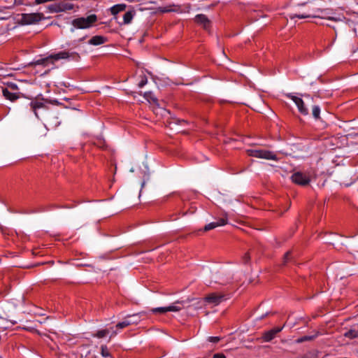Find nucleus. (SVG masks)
I'll return each instance as SVG.
<instances>
[{"label":"nucleus","mask_w":358,"mask_h":358,"mask_svg":"<svg viewBox=\"0 0 358 358\" xmlns=\"http://www.w3.org/2000/svg\"><path fill=\"white\" fill-rule=\"evenodd\" d=\"M70 57L78 58L79 55L76 52H69L66 51H61L56 54H52L49 55L48 57L38 59L36 63L38 64H42L44 66H47L48 64H53L55 61H58L59 59H66Z\"/></svg>","instance_id":"obj_1"},{"label":"nucleus","mask_w":358,"mask_h":358,"mask_svg":"<svg viewBox=\"0 0 358 358\" xmlns=\"http://www.w3.org/2000/svg\"><path fill=\"white\" fill-rule=\"evenodd\" d=\"M97 20V17L92 14L86 17H78L72 21V24L77 29H87L91 27Z\"/></svg>","instance_id":"obj_2"},{"label":"nucleus","mask_w":358,"mask_h":358,"mask_svg":"<svg viewBox=\"0 0 358 358\" xmlns=\"http://www.w3.org/2000/svg\"><path fill=\"white\" fill-rule=\"evenodd\" d=\"M288 98H289L290 99H292L294 103L296 105L297 108H298V110L303 115H308L309 113V111H308V108L306 107V105H308V103H307L306 104L305 103L304 101L300 98V97H298L296 96H294L292 94H287L286 95ZM303 97L306 99V100L307 101V102L308 101H313V98H311L309 95L308 94H305L303 95Z\"/></svg>","instance_id":"obj_3"},{"label":"nucleus","mask_w":358,"mask_h":358,"mask_svg":"<svg viewBox=\"0 0 358 358\" xmlns=\"http://www.w3.org/2000/svg\"><path fill=\"white\" fill-rule=\"evenodd\" d=\"M246 152L249 156L253 157L272 160L278 159L275 153L266 150L248 149Z\"/></svg>","instance_id":"obj_4"},{"label":"nucleus","mask_w":358,"mask_h":358,"mask_svg":"<svg viewBox=\"0 0 358 358\" xmlns=\"http://www.w3.org/2000/svg\"><path fill=\"white\" fill-rule=\"evenodd\" d=\"M43 19L44 15L41 13H23L21 21L24 24H32L39 22Z\"/></svg>","instance_id":"obj_5"},{"label":"nucleus","mask_w":358,"mask_h":358,"mask_svg":"<svg viewBox=\"0 0 358 358\" xmlns=\"http://www.w3.org/2000/svg\"><path fill=\"white\" fill-rule=\"evenodd\" d=\"M213 280L220 285H227L231 282L232 278L229 272L220 271L212 275Z\"/></svg>","instance_id":"obj_6"},{"label":"nucleus","mask_w":358,"mask_h":358,"mask_svg":"<svg viewBox=\"0 0 358 358\" xmlns=\"http://www.w3.org/2000/svg\"><path fill=\"white\" fill-rule=\"evenodd\" d=\"M292 181L299 185H307L310 182V176L308 173L297 171L294 173L291 177Z\"/></svg>","instance_id":"obj_7"},{"label":"nucleus","mask_w":358,"mask_h":358,"mask_svg":"<svg viewBox=\"0 0 358 358\" xmlns=\"http://www.w3.org/2000/svg\"><path fill=\"white\" fill-rule=\"evenodd\" d=\"M285 326V324L281 327H275L269 331H265L262 335L263 341L269 342L273 340L275 337V335L283 329Z\"/></svg>","instance_id":"obj_8"},{"label":"nucleus","mask_w":358,"mask_h":358,"mask_svg":"<svg viewBox=\"0 0 358 358\" xmlns=\"http://www.w3.org/2000/svg\"><path fill=\"white\" fill-rule=\"evenodd\" d=\"M224 295L218 294L216 293H212L208 295L205 300L207 303L217 306L220 304L224 300Z\"/></svg>","instance_id":"obj_9"},{"label":"nucleus","mask_w":358,"mask_h":358,"mask_svg":"<svg viewBox=\"0 0 358 358\" xmlns=\"http://www.w3.org/2000/svg\"><path fill=\"white\" fill-rule=\"evenodd\" d=\"M226 224H227V218L222 217V218H220L217 222H210V223L206 224L204 227V231H209V230L215 229L217 227L224 226Z\"/></svg>","instance_id":"obj_10"},{"label":"nucleus","mask_w":358,"mask_h":358,"mask_svg":"<svg viewBox=\"0 0 358 358\" xmlns=\"http://www.w3.org/2000/svg\"><path fill=\"white\" fill-rule=\"evenodd\" d=\"M195 21L198 24L202 25L204 29H208L210 26V21L205 15H203V14L197 15L195 17Z\"/></svg>","instance_id":"obj_11"},{"label":"nucleus","mask_w":358,"mask_h":358,"mask_svg":"<svg viewBox=\"0 0 358 358\" xmlns=\"http://www.w3.org/2000/svg\"><path fill=\"white\" fill-rule=\"evenodd\" d=\"M131 316L127 315L124 321L118 322L117 324L116 328H117L119 329H124L131 324H136L138 323V320L131 321V320H129V318H131Z\"/></svg>","instance_id":"obj_12"},{"label":"nucleus","mask_w":358,"mask_h":358,"mask_svg":"<svg viewBox=\"0 0 358 358\" xmlns=\"http://www.w3.org/2000/svg\"><path fill=\"white\" fill-rule=\"evenodd\" d=\"M3 96L11 101L17 100L20 96L16 92H12L8 88H3L2 90Z\"/></svg>","instance_id":"obj_13"},{"label":"nucleus","mask_w":358,"mask_h":358,"mask_svg":"<svg viewBox=\"0 0 358 358\" xmlns=\"http://www.w3.org/2000/svg\"><path fill=\"white\" fill-rule=\"evenodd\" d=\"M30 107L32 111L34 113L36 117H38V110L41 108H45V106L43 102L38 101H33L30 103Z\"/></svg>","instance_id":"obj_14"},{"label":"nucleus","mask_w":358,"mask_h":358,"mask_svg":"<svg viewBox=\"0 0 358 358\" xmlns=\"http://www.w3.org/2000/svg\"><path fill=\"white\" fill-rule=\"evenodd\" d=\"M183 301H177L167 306V312H178L183 308Z\"/></svg>","instance_id":"obj_15"},{"label":"nucleus","mask_w":358,"mask_h":358,"mask_svg":"<svg viewBox=\"0 0 358 358\" xmlns=\"http://www.w3.org/2000/svg\"><path fill=\"white\" fill-rule=\"evenodd\" d=\"M143 96L150 104L159 106L158 99L155 96L152 92H146L143 94Z\"/></svg>","instance_id":"obj_16"},{"label":"nucleus","mask_w":358,"mask_h":358,"mask_svg":"<svg viewBox=\"0 0 358 358\" xmlns=\"http://www.w3.org/2000/svg\"><path fill=\"white\" fill-rule=\"evenodd\" d=\"M106 41V38L102 36H94L89 41V44L99 45L104 43Z\"/></svg>","instance_id":"obj_17"},{"label":"nucleus","mask_w":358,"mask_h":358,"mask_svg":"<svg viewBox=\"0 0 358 358\" xmlns=\"http://www.w3.org/2000/svg\"><path fill=\"white\" fill-rule=\"evenodd\" d=\"M134 16V11H127L124 13L123 16V22H120L119 24L120 25L123 24H129L131 22Z\"/></svg>","instance_id":"obj_18"},{"label":"nucleus","mask_w":358,"mask_h":358,"mask_svg":"<svg viewBox=\"0 0 358 358\" xmlns=\"http://www.w3.org/2000/svg\"><path fill=\"white\" fill-rule=\"evenodd\" d=\"M126 5L124 3L116 4L110 8V13L113 15H116L120 12L124 10Z\"/></svg>","instance_id":"obj_19"},{"label":"nucleus","mask_w":358,"mask_h":358,"mask_svg":"<svg viewBox=\"0 0 358 358\" xmlns=\"http://www.w3.org/2000/svg\"><path fill=\"white\" fill-rule=\"evenodd\" d=\"M59 6L60 12H65L67 10H73L74 8V6L73 3H66V2L59 3Z\"/></svg>","instance_id":"obj_20"},{"label":"nucleus","mask_w":358,"mask_h":358,"mask_svg":"<svg viewBox=\"0 0 358 358\" xmlns=\"http://www.w3.org/2000/svg\"><path fill=\"white\" fill-rule=\"evenodd\" d=\"M166 309H167V306L155 308L151 309V312L153 313L164 314V313H167Z\"/></svg>","instance_id":"obj_21"},{"label":"nucleus","mask_w":358,"mask_h":358,"mask_svg":"<svg viewBox=\"0 0 358 358\" xmlns=\"http://www.w3.org/2000/svg\"><path fill=\"white\" fill-rule=\"evenodd\" d=\"M109 333V330L108 329H101L98 331L94 335V337H97L99 338H101L105 337Z\"/></svg>","instance_id":"obj_22"},{"label":"nucleus","mask_w":358,"mask_h":358,"mask_svg":"<svg viewBox=\"0 0 358 358\" xmlns=\"http://www.w3.org/2000/svg\"><path fill=\"white\" fill-rule=\"evenodd\" d=\"M316 336H317L316 335L302 336L296 340V343H303L305 341H311V340L314 339L315 338H316Z\"/></svg>","instance_id":"obj_23"},{"label":"nucleus","mask_w":358,"mask_h":358,"mask_svg":"<svg viewBox=\"0 0 358 358\" xmlns=\"http://www.w3.org/2000/svg\"><path fill=\"white\" fill-rule=\"evenodd\" d=\"M313 116L315 119L320 118V108L318 106H313L312 109Z\"/></svg>","instance_id":"obj_24"},{"label":"nucleus","mask_w":358,"mask_h":358,"mask_svg":"<svg viewBox=\"0 0 358 358\" xmlns=\"http://www.w3.org/2000/svg\"><path fill=\"white\" fill-rule=\"evenodd\" d=\"M48 9L51 13H60L59 3L49 6Z\"/></svg>","instance_id":"obj_25"},{"label":"nucleus","mask_w":358,"mask_h":358,"mask_svg":"<svg viewBox=\"0 0 358 358\" xmlns=\"http://www.w3.org/2000/svg\"><path fill=\"white\" fill-rule=\"evenodd\" d=\"M101 354L104 357H108L110 356L109 351L108 348L106 345H101Z\"/></svg>","instance_id":"obj_26"},{"label":"nucleus","mask_w":358,"mask_h":358,"mask_svg":"<svg viewBox=\"0 0 358 358\" xmlns=\"http://www.w3.org/2000/svg\"><path fill=\"white\" fill-rule=\"evenodd\" d=\"M345 336L346 337L352 338L357 337L358 336V334L355 330H350V331H347L346 333H345Z\"/></svg>","instance_id":"obj_27"},{"label":"nucleus","mask_w":358,"mask_h":358,"mask_svg":"<svg viewBox=\"0 0 358 358\" xmlns=\"http://www.w3.org/2000/svg\"><path fill=\"white\" fill-rule=\"evenodd\" d=\"M315 17V15H310V14H302V15L294 14L291 16V18L294 19L295 17H298L299 19H303V18H307V17Z\"/></svg>","instance_id":"obj_28"},{"label":"nucleus","mask_w":358,"mask_h":358,"mask_svg":"<svg viewBox=\"0 0 358 358\" xmlns=\"http://www.w3.org/2000/svg\"><path fill=\"white\" fill-rule=\"evenodd\" d=\"M148 83V78L145 75H143L141 76V80L139 81L138 85L139 87H143L145 86Z\"/></svg>","instance_id":"obj_29"},{"label":"nucleus","mask_w":358,"mask_h":358,"mask_svg":"<svg viewBox=\"0 0 358 358\" xmlns=\"http://www.w3.org/2000/svg\"><path fill=\"white\" fill-rule=\"evenodd\" d=\"M221 340V338L219 336H209L208 338V341L210 343H217Z\"/></svg>","instance_id":"obj_30"},{"label":"nucleus","mask_w":358,"mask_h":358,"mask_svg":"<svg viewBox=\"0 0 358 358\" xmlns=\"http://www.w3.org/2000/svg\"><path fill=\"white\" fill-rule=\"evenodd\" d=\"M142 314V313H138V314H134V315H131V317L129 318V320H131V321H136V320H138V322L140 321V319H141V315Z\"/></svg>","instance_id":"obj_31"},{"label":"nucleus","mask_w":358,"mask_h":358,"mask_svg":"<svg viewBox=\"0 0 358 358\" xmlns=\"http://www.w3.org/2000/svg\"><path fill=\"white\" fill-rule=\"evenodd\" d=\"M8 89H10L14 91L18 90L17 85L15 83H8Z\"/></svg>","instance_id":"obj_32"},{"label":"nucleus","mask_w":358,"mask_h":358,"mask_svg":"<svg viewBox=\"0 0 358 358\" xmlns=\"http://www.w3.org/2000/svg\"><path fill=\"white\" fill-rule=\"evenodd\" d=\"M213 358H226V356L222 353H217L213 355Z\"/></svg>","instance_id":"obj_33"},{"label":"nucleus","mask_w":358,"mask_h":358,"mask_svg":"<svg viewBox=\"0 0 358 358\" xmlns=\"http://www.w3.org/2000/svg\"><path fill=\"white\" fill-rule=\"evenodd\" d=\"M289 257H290V252H286L285 254V256H284V263L285 264L288 261Z\"/></svg>","instance_id":"obj_34"},{"label":"nucleus","mask_w":358,"mask_h":358,"mask_svg":"<svg viewBox=\"0 0 358 358\" xmlns=\"http://www.w3.org/2000/svg\"><path fill=\"white\" fill-rule=\"evenodd\" d=\"M250 259V256L248 253H246L243 257V261L245 263H247Z\"/></svg>","instance_id":"obj_35"},{"label":"nucleus","mask_w":358,"mask_h":358,"mask_svg":"<svg viewBox=\"0 0 358 358\" xmlns=\"http://www.w3.org/2000/svg\"><path fill=\"white\" fill-rule=\"evenodd\" d=\"M50 126L57 127L59 122H48Z\"/></svg>","instance_id":"obj_36"},{"label":"nucleus","mask_w":358,"mask_h":358,"mask_svg":"<svg viewBox=\"0 0 358 358\" xmlns=\"http://www.w3.org/2000/svg\"><path fill=\"white\" fill-rule=\"evenodd\" d=\"M117 334V332L116 331H113L112 333V336H115Z\"/></svg>","instance_id":"obj_37"},{"label":"nucleus","mask_w":358,"mask_h":358,"mask_svg":"<svg viewBox=\"0 0 358 358\" xmlns=\"http://www.w3.org/2000/svg\"><path fill=\"white\" fill-rule=\"evenodd\" d=\"M329 20H335L334 17H329Z\"/></svg>","instance_id":"obj_38"},{"label":"nucleus","mask_w":358,"mask_h":358,"mask_svg":"<svg viewBox=\"0 0 358 358\" xmlns=\"http://www.w3.org/2000/svg\"><path fill=\"white\" fill-rule=\"evenodd\" d=\"M144 185H145V181L143 182L142 187H143Z\"/></svg>","instance_id":"obj_39"},{"label":"nucleus","mask_w":358,"mask_h":358,"mask_svg":"<svg viewBox=\"0 0 358 358\" xmlns=\"http://www.w3.org/2000/svg\"><path fill=\"white\" fill-rule=\"evenodd\" d=\"M0 358H1V357H0Z\"/></svg>","instance_id":"obj_40"}]
</instances>
